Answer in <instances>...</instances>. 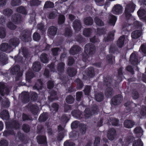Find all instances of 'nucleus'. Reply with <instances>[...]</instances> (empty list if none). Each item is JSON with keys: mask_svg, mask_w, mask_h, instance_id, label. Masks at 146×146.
Wrapping results in <instances>:
<instances>
[{"mask_svg": "<svg viewBox=\"0 0 146 146\" xmlns=\"http://www.w3.org/2000/svg\"><path fill=\"white\" fill-rule=\"evenodd\" d=\"M136 5L133 3L128 4L126 6L124 13L126 19L129 20L131 16V13L134 12Z\"/></svg>", "mask_w": 146, "mask_h": 146, "instance_id": "nucleus-1", "label": "nucleus"}, {"mask_svg": "<svg viewBox=\"0 0 146 146\" xmlns=\"http://www.w3.org/2000/svg\"><path fill=\"white\" fill-rule=\"evenodd\" d=\"M95 46L94 44L88 43L85 45L84 52L89 55H92L95 53Z\"/></svg>", "mask_w": 146, "mask_h": 146, "instance_id": "nucleus-2", "label": "nucleus"}, {"mask_svg": "<svg viewBox=\"0 0 146 146\" xmlns=\"http://www.w3.org/2000/svg\"><path fill=\"white\" fill-rule=\"evenodd\" d=\"M20 125L19 122L16 120H14L6 124V127L7 129H14L15 130H17L20 128Z\"/></svg>", "mask_w": 146, "mask_h": 146, "instance_id": "nucleus-3", "label": "nucleus"}, {"mask_svg": "<svg viewBox=\"0 0 146 146\" xmlns=\"http://www.w3.org/2000/svg\"><path fill=\"white\" fill-rule=\"evenodd\" d=\"M123 100V96L120 94L116 95L111 99V103L113 105H119Z\"/></svg>", "mask_w": 146, "mask_h": 146, "instance_id": "nucleus-4", "label": "nucleus"}, {"mask_svg": "<svg viewBox=\"0 0 146 146\" xmlns=\"http://www.w3.org/2000/svg\"><path fill=\"white\" fill-rule=\"evenodd\" d=\"M112 78L111 77L107 76L104 79V82L106 86L108 87L106 91H113V89L111 88H109L111 85L112 82Z\"/></svg>", "mask_w": 146, "mask_h": 146, "instance_id": "nucleus-5", "label": "nucleus"}, {"mask_svg": "<svg viewBox=\"0 0 146 146\" xmlns=\"http://www.w3.org/2000/svg\"><path fill=\"white\" fill-rule=\"evenodd\" d=\"M81 48L78 45H73L69 51V54L72 55H76L81 50Z\"/></svg>", "mask_w": 146, "mask_h": 146, "instance_id": "nucleus-6", "label": "nucleus"}, {"mask_svg": "<svg viewBox=\"0 0 146 146\" xmlns=\"http://www.w3.org/2000/svg\"><path fill=\"white\" fill-rule=\"evenodd\" d=\"M21 38L23 41L28 42L31 40V37L30 33L27 30H24L22 33Z\"/></svg>", "mask_w": 146, "mask_h": 146, "instance_id": "nucleus-7", "label": "nucleus"}, {"mask_svg": "<svg viewBox=\"0 0 146 146\" xmlns=\"http://www.w3.org/2000/svg\"><path fill=\"white\" fill-rule=\"evenodd\" d=\"M22 102L24 104L28 103L30 100V94L29 92H22L21 95Z\"/></svg>", "mask_w": 146, "mask_h": 146, "instance_id": "nucleus-8", "label": "nucleus"}, {"mask_svg": "<svg viewBox=\"0 0 146 146\" xmlns=\"http://www.w3.org/2000/svg\"><path fill=\"white\" fill-rule=\"evenodd\" d=\"M72 26L76 32L80 31L82 27L80 20L78 19L75 20L73 23Z\"/></svg>", "mask_w": 146, "mask_h": 146, "instance_id": "nucleus-9", "label": "nucleus"}, {"mask_svg": "<svg viewBox=\"0 0 146 146\" xmlns=\"http://www.w3.org/2000/svg\"><path fill=\"white\" fill-rule=\"evenodd\" d=\"M71 113L72 116L77 119H81L83 118L82 111L78 110H74L72 111Z\"/></svg>", "mask_w": 146, "mask_h": 146, "instance_id": "nucleus-10", "label": "nucleus"}, {"mask_svg": "<svg viewBox=\"0 0 146 146\" xmlns=\"http://www.w3.org/2000/svg\"><path fill=\"white\" fill-rule=\"evenodd\" d=\"M116 135V131L115 129L111 128L108 130L107 136L108 139L110 140H113Z\"/></svg>", "mask_w": 146, "mask_h": 146, "instance_id": "nucleus-11", "label": "nucleus"}, {"mask_svg": "<svg viewBox=\"0 0 146 146\" xmlns=\"http://www.w3.org/2000/svg\"><path fill=\"white\" fill-rule=\"evenodd\" d=\"M20 43L19 39L17 37H13L11 38L9 41L10 45L13 48H15L18 46Z\"/></svg>", "mask_w": 146, "mask_h": 146, "instance_id": "nucleus-12", "label": "nucleus"}, {"mask_svg": "<svg viewBox=\"0 0 146 146\" xmlns=\"http://www.w3.org/2000/svg\"><path fill=\"white\" fill-rule=\"evenodd\" d=\"M37 141L39 144L47 145L46 137L45 136L38 135L36 136Z\"/></svg>", "mask_w": 146, "mask_h": 146, "instance_id": "nucleus-13", "label": "nucleus"}, {"mask_svg": "<svg viewBox=\"0 0 146 146\" xmlns=\"http://www.w3.org/2000/svg\"><path fill=\"white\" fill-rule=\"evenodd\" d=\"M43 87V83L41 79H38L36 82L33 87L34 90H41Z\"/></svg>", "mask_w": 146, "mask_h": 146, "instance_id": "nucleus-14", "label": "nucleus"}, {"mask_svg": "<svg viewBox=\"0 0 146 146\" xmlns=\"http://www.w3.org/2000/svg\"><path fill=\"white\" fill-rule=\"evenodd\" d=\"M124 106L126 107L127 112H129L133 110L134 107L136 106V105L130 102H127L124 104Z\"/></svg>", "mask_w": 146, "mask_h": 146, "instance_id": "nucleus-15", "label": "nucleus"}, {"mask_svg": "<svg viewBox=\"0 0 146 146\" xmlns=\"http://www.w3.org/2000/svg\"><path fill=\"white\" fill-rule=\"evenodd\" d=\"M11 20L15 24H18L21 23V16L18 14H14L12 15Z\"/></svg>", "mask_w": 146, "mask_h": 146, "instance_id": "nucleus-16", "label": "nucleus"}, {"mask_svg": "<svg viewBox=\"0 0 146 146\" xmlns=\"http://www.w3.org/2000/svg\"><path fill=\"white\" fill-rule=\"evenodd\" d=\"M115 31H113L109 32L106 37H104V39L105 42H109L113 41L114 40Z\"/></svg>", "mask_w": 146, "mask_h": 146, "instance_id": "nucleus-17", "label": "nucleus"}, {"mask_svg": "<svg viewBox=\"0 0 146 146\" xmlns=\"http://www.w3.org/2000/svg\"><path fill=\"white\" fill-rule=\"evenodd\" d=\"M86 75L90 78L93 77L95 75L94 68L92 67H89L86 69L85 71Z\"/></svg>", "mask_w": 146, "mask_h": 146, "instance_id": "nucleus-18", "label": "nucleus"}, {"mask_svg": "<svg viewBox=\"0 0 146 146\" xmlns=\"http://www.w3.org/2000/svg\"><path fill=\"white\" fill-rule=\"evenodd\" d=\"M130 60L131 64L133 65L137 64L138 59L137 56L134 53H132L131 55Z\"/></svg>", "mask_w": 146, "mask_h": 146, "instance_id": "nucleus-19", "label": "nucleus"}, {"mask_svg": "<svg viewBox=\"0 0 146 146\" xmlns=\"http://www.w3.org/2000/svg\"><path fill=\"white\" fill-rule=\"evenodd\" d=\"M123 7L119 4H117L115 5L113 8V13L116 15H119L122 13Z\"/></svg>", "mask_w": 146, "mask_h": 146, "instance_id": "nucleus-20", "label": "nucleus"}, {"mask_svg": "<svg viewBox=\"0 0 146 146\" xmlns=\"http://www.w3.org/2000/svg\"><path fill=\"white\" fill-rule=\"evenodd\" d=\"M117 20V18L115 16L112 14L110 15L109 16L108 22L109 25L114 26Z\"/></svg>", "mask_w": 146, "mask_h": 146, "instance_id": "nucleus-21", "label": "nucleus"}, {"mask_svg": "<svg viewBox=\"0 0 146 146\" xmlns=\"http://www.w3.org/2000/svg\"><path fill=\"white\" fill-rule=\"evenodd\" d=\"M134 124V121L130 119L125 120L123 123L124 127L128 129H130L132 128Z\"/></svg>", "mask_w": 146, "mask_h": 146, "instance_id": "nucleus-22", "label": "nucleus"}, {"mask_svg": "<svg viewBox=\"0 0 146 146\" xmlns=\"http://www.w3.org/2000/svg\"><path fill=\"white\" fill-rule=\"evenodd\" d=\"M57 28L54 26H52L50 27L48 31L49 35L51 36H54L56 34Z\"/></svg>", "mask_w": 146, "mask_h": 146, "instance_id": "nucleus-23", "label": "nucleus"}, {"mask_svg": "<svg viewBox=\"0 0 146 146\" xmlns=\"http://www.w3.org/2000/svg\"><path fill=\"white\" fill-rule=\"evenodd\" d=\"M11 49V46L6 42L2 43L0 46V50L3 52L10 50Z\"/></svg>", "mask_w": 146, "mask_h": 146, "instance_id": "nucleus-24", "label": "nucleus"}, {"mask_svg": "<svg viewBox=\"0 0 146 146\" xmlns=\"http://www.w3.org/2000/svg\"><path fill=\"white\" fill-rule=\"evenodd\" d=\"M29 109L31 113L34 115H36L38 112L39 108L36 105L32 104L30 106Z\"/></svg>", "mask_w": 146, "mask_h": 146, "instance_id": "nucleus-25", "label": "nucleus"}, {"mask_svg": "<svg viewBox=\"0 0 146 146\" xmlns=\"http://www.w3.org/2000/svg\"><path fill=\"white\" fill-rule=\"evenodd\" d=\"M125 39V36H121L117 41L116 45L119 48H122L124 44V41Z\"/></svg>", "mask_w": 146, "mask_h": 146, "instance_id": "nucleus-26", "label": "nucleus"}, {"mask_svg": "<svg viewBox=\"0 0 146 146\" xmlns=\"http://www.w3.org/2000/svg\"><path fill=\"white\" fill-rule=\"evenodd\" d=\"M48 118V113L43 112L40 114L39 118L38 120L40 122L46 121Z\"/></svg>", "mask_w": 146, "mask_h": 146, "instance_id": "nucleus-27", "label": "nucleus"}, {"mask_svg": "<svg viewBox=\"0 0 146 146\" xmlns=\"http://www.w3.org/2000/svg\"><path fill=\"white\" fill-rule=\"evenodd\" d=\"M35 76L34 74L32 72L29 71L25 74L26 80L27 82L31 83V80Z\"/></svg>", "mask_w": 146, "mask_h": 146, "instance_id": "nucleus-28", "label": "nucleus"}, {"mask_svg": "<svg viewBox=\"0 0 146 146\" xmlns=\"http://www.w3.org/2000/svg\"><path fill=\"white\" fill-rule=\"evenodd\" d=\"M134 133L136 134L137 137H141L143 135V130L141 127H135L134 130Z\"/></svg>", "mask_w": 146, "mask_h": 146, "instance_id": "nucleus-29", "label": "nucleus"}, {"mask_svg": "<svg viewBox=\"0 0 146 146\" xmlns=\"http://www.w3.org/2000/svg\"><path fill=\"white\" fill-rule=\"evenodd\" d=\"M41 68V66L39 62L36 61L33 63V69L34 71L38 72L40 70Z\"/></svg>", "mask_w": 146, "mask_h": 146, "instance_id": "nucleus-30", "label": "nucleus"}, {"mask_svg": "<svg viewBox=\"0 0 146 146\" xmlns=\"http://www.w3.org/2000/svg\"><path fill=\"white\" fill-rule=\"evenodd\" d=\"M7 55L5 53L0 52V62L3 64H6L8 60Z\"/></svg>", "mask_w": 146, "mask_h": 146, "instance_id": "nucleus-31", "label": "nucleus"}, {"mask_svg": "<svg viewBox=\"0 0 146 146\" xmlns=\"http://www.w3.org/2000/svg\"><path fill=\"white\" fill-rule=\"evenodd\" d=\"M74 82L76 84V88L77 90H81L84 86L82 81L80 79L78 78L74 80Z\"/></svg>", "mask_w": 146, "mask_h": 146, "instance_id": "nucleus-32", "label": "nucleus"}, {"mask_svg": "<svg viewBox=\"0 0 146 146\" xmlns=\"http://www.w3.org/2000/svg\"><path fill=\"white\" fill-rule=\"evenodd\" d=\"M67 72L69 76L72 77L75 76L77 73V70L74 68H68Z\"/></svg>", "mask_w": 146, "mask_h": 146, "instance_id": "nucleus-33", "label": "nucleus"}, {"mask_svg": "<svg viewBox=\"0 0 146 146\" xmlns=\"http://www.w3.org/2000/svg\"><path fill=\"white\" fill-rule=\"evenodd\" d=\"M20 67L18 65H16L11 68L10 70L11 74L13 75H16L17 73L20 71Z\"/></svg>", "mask_w": 146, "mask_h": 146, "instance_id": "nucleus-34", "label": "nucleus"}, {"mask_svg": "<svg viewBox=\"0 0 146 146\" xmlns=\"http://www.w3.org/2000/svg\"><path fill=\"white\" fill-rule=\"evenodd\" d=\"M65 64L63 62L59 63L57 65V69L59 73H62L64 72L65 68Z\"/></svg>", "mask_w": 146, "mask_h": 146, "instance_id": "nucleus-35", "label": "nucleus"}, {"mask_svg": "<svg viewBox=\"0 0 146 146\" xmlns=\"http://www.w3.org/2000/svg\"><path fill=\"white\" fill-rule=\"evenodd\" d=\"M50 94V96L48 97V100L50 102H53L56 99L58 98L56 96L57 92H48Z\"/></svg>", "mask_w": 146, "mask_h": 146, "instance_id": "nucleus-36", "label": "nucleus"}, {"mask_svg": "<svg viewBox=\"0 0 146 146\" xmlns=\"http://www.w3.org/2000/svg\"><path fill=\"white\" fill-rule=\"evenodd\" d=\"M47 54L44 53H42L40 57L41 61L44 63H47L48 61V59L47 57Z\"/></svg>", "mask_w": 146, "mask_h": 146, "instance_id": "nucleus-37", "label": "nucleus"}, {"mask_svg": "<svg viewBox=\"0 0 146 146\" xmlns=\"http://www.w3.org/2000/svg\"><path fill=\"white\" fill-rule=\"evenodd\" d=\"M1 116L3 119L7 120L9 119V115L8 111L7 110H4L1 113Z\"/></svg>", "mask_w": 146, "mask_h": 146, "instance_id": "nucleus-38", "label": "nucleus"}, {"mask_svg": "<svg viewBox=\"0 0 146 146\" xmlns=\"http://www.w3.org/2000/svg\"><path fill=\"white\" fill-rule=\"evenodd\" d=\"M84 22L85 25H90L93 24V20L91 17H89L84 18Z\"/></svg>", "mask_w": 146, "mask_h": 146, "instance_id": "nucleus-39", "label": "nucleus"}, {"mask_svg": "<svg viewBox=\"0 0 146 146\" xmlns=\"http://www.w3.org/2000/svg\"><path fill=\"white\" fill-rule=\"evenodd\" d=\"M15 134L14 131L11 129L5 130L3 133V136L5 137H7L10 135H14Z\"/></svg>", "mask_w": 146, "mask_h": 146, "instance_id": "nucleus-40", "label": "nucleus"}, {"mask_svg": "<svg viewBox=\"0 0 146 146\" xmlns=\"http://www.w3.org/2000/svg\"><path fill=\"white\" fill-rule=\"evenodd\" d=\"M141 33L139 31L136 30L133 32L131 34L132 38L136 39L139 38L141 35Z\"/></svg>", "mask_w": 146, "mask_h": 146, "instance_id": "nucleus-41", "label": "nucleus"}, {"mask_svg": "<svg viewBox=\"0 0 146 146\" xmlns=\"http://www.w3.org/2000/svg\"><path fill=\"white\" fill-rule=\"evenodd\" d=\"M100 92V93L97 94L95 96L96 100L98 102H101L104 99L103 94L101 92Z\"/></svg>", "mask_w": 146, "mask_h": 146, "instance_id": "nucleus-42", "label": "nucleus"}, {"mask_svg": "<svg viewBox=\"0 0 146 146\" xmlns=\"http://www.w3.org/2000/svg\"><path fill=\"white\" fill-rule=\"evenodd\" d=\"M16 11L17 12L24 15H26L27 13L25 8L23 6H20L17 8Z\"/></svg>", "mask_w": 146, "mask_h": 146, "instance_id": "nucleus-43", "label": "nucleus"}, {"mask_svg": "<svg viewBox=\"0 0 146 146\" xmlns=\"http://www.w3.org/2000/svg\"><path fill=\"white\" fill-rule=\"evenodd\" d=\"M22 129L24 132L27 133L30 131L31 127L28 124L24 123L22 126Z\"/></svg>", "mask_w": 146, "mask_h": 146, "instance_id": "nucleus-44", "label": "nucleus"}, {"mask_svg": "<svg viewBox=\"0 0 146 146\" xmlns=\"http://www.w3.org/2000/svg\"><path fill=\"white\" fill-rule=\"evenodd\" d=\"M94 21L97 25L101 27L104 25V23L98 17H96L94 19Z\"/></svg>", "mask_w": 146, "mask_h": 146, "instance_id": "nucleus-45", "label": "nucleus"}, {"mask_svg": "<svg viewBox=\"0 0 146 146\" xmlns=\"http://www.w3.org/2000/svg\"><path fill=\"white\" fill-rule=\"evenodd\" d=\"M84 112L85 114L84 115H83V118L88 119L91 115V111L89 108H86Z\"/></svg>", "mask_w": 146, "mask_h": 146, "instance_id": "nucleus-46", "label": "nucleus"}, {"mask_svg": "<svg viewBox=\"0 0 146 146\" xmlns=\"http://www.w3.org/2000/svg\"><path fill=\"white\" fill-rule=\"evenodd\" d=\"M135 139V137L133 135H128L125 138V140L126 142L129 144L133 142Z\"/></svg>", "mask_w": 146, "mask_h": 146, "instance_id": "nucleus-47", "label": "nucleus"}, {"mask_svg": "<svg viewBox=\"0 0 146 146\" xmlns=\"http://www.w3.org/2000/svg\"><path fill=\"white\" fill-rule=\"evenodd\" d=\"M70 116L66 114L62 115L61 118L62 122L66 123L70 120Z\"/></svg>", "mask_w": 146, "mask_h": 146, "instance_id": "nucleus-48", "label": "nucleus"}, {"mask_svg": "<svg viewBox=\"0 0 146 146\" xmlns=\"http://www.w3.org/2000/svg\"><path fill=\"white\" fill-rule=\"evenodd\" d=\"M3 14L8 17H10L13 13L12 10L9 8H6L3 11Z\"/></svg>", "mask_w": 146, "mask_h": 146, "instance_id": "nucleus-49", "label": "nucleus"}, {"mask_svg": "<svg viewBox=\"0 0 146 146\" xmlns=\"http://www.w3.org/2000/svg\"><path fill=\"white\" fill-rule=\"evenodd\" d=\"M72 34V30L70 28L66 27L65 28V31L64 35L66 37H71Z\"/></svg>", "mask_w": 146, "mask_h": 146, "instance_id": "nucleus-50", "label": "nucleus"}, {"mask_svg": "<svg viewBox=\"0 0 146 146\" xmlns=\"http://www.w3.org/2000/svg\"><path fill=\"white\" fill-rule=\"evenodd\" d=\"M92 29L90 28H86L83 31V35L86 37H89L91 35Z\"/></svg>", "mask_w": 146, "mask_h": 146, "instance_id": "nucleus-51", "label": "nucleus"}, {"mask_svg": "<svg viewBox=\"0 0 146 146\" xmlns=\"http://www.w3.org/2000/svg\"><path fill=\"white\" fill-rule=\"evenodd\" d=\"M79 129L80 131L83 134L86 133L87 127L86 125L84 124L81 123L79 124Z\"/></svg>", "mask_w": 146, "mask_h": 146, "instance_id": "nucleus-52", "label": "nucleus"}, {"mask_svg": "<svg viewBox=\"0 0 146 146\" xmlns=\"http://www.w3.org/2000/svg\"><path fill=\"white\" fill-rule=\"evenodd\" d=\"M143 143L140 139L134 140L132 144V146H143Z\"/></svg>", "mask_w": 146, "mask_h": 146, "instance_id": "nucleus-53", "label": "nucleus"}, {"mask_svg": "<svg viewBox=\"0 0 146 146\" xmlns=\"http://www.w3.org/2000/svg\"><path fill=\"white\" fill-rule=\"evenodd\" d=\"M6 35V31L5 28L3 27H0V38H4Z\"/></svg>", "mask_w": 146, "mask_h": 146, "instance_id": "nucleus-54", "label": "nucleus"}, {"mask_svg": "<svg viewBox=\"0 0 146 146\" xmlns=\"http://www.w3.org/2000/svg\"><path fill=\"white\" fill-rule=\"evenodd\" d=\"M54 6V3L50 1H46L44 5V8H53Z\"/></svg>", "mask_w": 146, "mask_h": 146, "instance_id": "nucleus-55", "label": "nucleus"}, {"mask_svg": "<svg viewBox=\"0 0 146 146\" xmlns=\"http://www.w3.org/2000/svg\"><path fill=\"white\" fill-rule=\"evenodd\" d=\"M137 14L139 18H142L146 14V11L144 9H140L137 11Z\"/></svg>", "mask_w": 146, "mask_h": 146, "instance_id": "nucleus-56", "label": "nucleus"}, {"mask_svg": "<svg viewBox=\"0 0 146 146\" xmlns=\"http://www.w3.org/2000/svg\"><path fill=\"white\" fill-rule=\"evenodd\" d=\"M65 100L66 103L70 104H72L74 101V99L73 97L70 95L67 96Z\"/></svg>", "mask_w": 146, "mask_h": 146, "instance_id": "nucleus-57", "label": "nucleus"}, {"mask_svg": "<svg viewBox=\"0 0 146 146\" xmlns=\"http://www.w3.org/2000/svg\"><path fill=\"white\" fill-rule=\"evenodd\" d=\"M65 16L63 15H59L58 19V23L59 25H61L65 22Z\"/></svg>", "mask_w": 146, "mask_h": 146, "instance_id": "nucleus-58", "label": "nucleus"}, {"mask_svg": "<svg viewBox=\"0 0 146 146\" xmlns=\"http://www.w3.org/2000/svg\"><path fill=\"white\" fill-rule=\"evenodd\" d=\"M139 51L142 54H146V44H145L143 43L141 45Z\"/></svg>", "mask_w": 146, "mask_h": 146, "instance_id": "nucleus-59", "label": "nucleus"}, {"mask_svg": "<svg viewBox=\"0 0 146 146\" xmlns=\"http://www.w3.org/2000/svg\"><path fill=\"white\" fill-rule=\"evenodd\" d=\"M80 123L78 121L76 120L73 122L71 125V127L72 129H76L79 126Z\"/></svg>", "mask_w": 146, "mask_h": 146, "instance_id": "nucleus-60", "label": "nucleus"}, {"mask_svg": "<svg viewBox=\"0 0 146 146\" xmlns=\"http://www.w3.org/2000/svg\"><path fill=\"white\" fill-rule=\"evenodd\" d=\"M106 31V29L104 27L98 28L97 29V33L99 35L105 34Z\"/></svg>", "mask_w": 146, "mask_h": 146, "instance_id": "nucleus-61", "label": "nucleus"}, {"mask_svg": "<svg viewBox=\"0 0 146 146\" xmlns=\"http://www.w3.org/2000/svg\"><path fill=\"white\" fill-rule=\"evenodd\" d=\"M21 0H11V5L13 7L18 6L21 5Z\"/></svg>", "mask_w": 146, "mask_h": 146, "instance_id": "nucleus-62", "label": "nucleus"}, {"mask_svg": "<svg viewBox=\"0 0 146 146\" xmlns=\"http://www.w3.org/2000/svg\"><path fill=\"white\" fill-rule=\"evenodd\" d=\"M22 118L23 121H30L31 120V117L29 115L23 113L22 114Z\"/></svg>", "mask_w": 146, "mask_h": 146, "instance_id": "nucleus-63", "label": "nucleus"}, {"mask_svg": "<svg viewBox=\"0 0 146 146\" xmlns=\"http://www.w3.org/2000/svg\"><path fill=\"white\" fill-rule=\"evenodd\" d=\"M64 146H75L74 143L72 142L70 140H66L64 143Z\"/></svg>", "mask_w": 146, "mask_h": 146, "instance_id": "nucleus-64", "label": "nucleus"}]
</instances>
